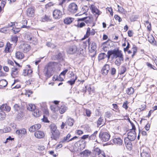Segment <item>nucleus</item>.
<instances>
[{
	"mask_svg": "<svg viewBox=\"0 0 157 157\" xmlns=\"http://www.w3.org/2000/svg\"><path fill=\"white\" fill-rule=\"evenodd\" d=\"M54 64V62H49L44 67V73L47 78L50 77L54 74L55 71V67Z\"/></svg>",
	"mask_w": 157,
	"mask_h": 157,
	"instance_id": "nucleus-1",
	"label": "nucleus"
},
{
	"mask_svg": "<svg viewBox=\"0 0 157 157\" xmlns=\"http://www.w3.org/2000/svg\"><path fill=\"white\" fill-rule=\"evenodd\" d=\"M67 109V107L64 105H61L59 109L60 113L61 114L63 113Z\"/></svg>",
	"mask_w": 157,
	"mask_h": 157,
	"instance_id": "nucleus-32",
	"label": "nucleus"
},
{
	"mask_svg": "<svg viewBox=\"0 0 157 157\" xmlns=\"http://www.w3.org/2000/svg\"><path fill=\"white\" fill-rule=\"evenodd\" d=\"M86 141L84 140H80L76 143V144L78 146L79 145L78 148L80 149H84L86 146Z\"/></svg>",
	"mask_w": 157,
	"mask_h": 157,
	"instance_id": "nucleus-13",
	"label": "nucleus"
},
{
	"mask_svg": "<svg viewBox=\"0 0 157 157\" xmlns=\"http://www.w3.org/2000/svg\"><path fill=\"white\" fill-rule=\"evenodd\" d=\"M111 116V114L110 112H107L105 113V117L106 118H109Z\"/></svg>",
	"mask_w": 157,
	"mask_h": 157,
	"instance_id": "nucleus-56",
	"label": "nucleus"
},
{
	"mask_svg": "<svg viewBox=\"0 0 157 157\" xmlns=\"http://www.w3.org/2000/svg\"><path fill=\"white\" fill-rule=\"evenodd\" d=\"M84 20L85 22L87 24H89L92 22V19L90 17H86L78 20V21Z\"/></svg>",
	"mask_w": 157,
	"mask_h": 157,
	"instance_id": "nucleus-22",
	"label": "nucleus"
},
{
	"mask_svg": "<svg viewBox=\"0 0 157 157\" xmlns=\"http://www.w3.org/2000/svg\"><path fill=\"white\" fill-rule=\"evenodd\" d=\"M12 45V44H10L9 42H7L4 51L5 53H7L11 52L12 51V50L11 49Z\"/></svg>",
	"mask_w": 157,
	"mask_h": 157,
	"instance_id": "nucleus-15",
	"label": "nucleus"
},
{
	"mask_svg": "<svg viewBox=\"0 0 157 157\" xmlns=\"http://www.w3.org/2000/svg\"><path fill=\"white\" fill-rule=\"evenodd\" d=\"M40 111L36 108L33 111V115L35 117H39L40 115Z\"/></svg>",
	"mask_w": 157,
	"mask_h": 157,
	"instance_id": "nucleus-30",
	"label": "nucleus"
},
{
	"mask_svg": "<svg viewBox=\"0 0 157 157\" xmlns=\"http://www.w3.org/2000/svg\"><path fill=\"white\" fill-rule=\"evenodd\" d=\"M69 73H70L69 77L71 78V79L70 80L67 82V83L70 85H72L74 84L75 80L77 79V76L72 71H69Z\"/></svg>",
	"mask_w": 157,
	"mask_h": 157,
	"instance_id": "nucleus-6",
	"label": "nucleus"
},
{
	"mask_svg": "<svg viewBox=\"0 0 157 157\" xmlns=\"http://www.w3.org/2000/svg\"><path fill=\"white\" fill-rule=\"evenodd\" d=\"M34 128L36 129V130H37L41 127V125L40 124H36L34 125Z\"/></svg>",
	"mask_w": 157,
	"mask_h": 157,
	"instance_id": "nucleus-59",
	"label": "nucleus"
},
{
	"mask_svg": "<svg viewBox=\"0 0 157 157\" xmlns=\"http://www.w3.org/2000/svg\"><path fill=\"white\" fill-rule=\"evenodd\" d=\"M6 115L5 113L2 111H0V120H3L6 117Z\"/></svg>",
	"mask_w": 157,
	"mask_h": 157,
	"instance_id": "nucleus-44",
	"label": "nucleus"
},
{
	"mask_svg": "<svg viewBox=\"0 0 157 157\" xmlns=\"http://www.w3.org/2000/svg\"><path fill=\"white\" fill-rule=\"evenodd\" d=\"M62 11L59 10H55L53 13V16L56 19H59L61 18L62 15Z\"/></svg>",
	"mask_w": 157,
	"mask_h": 157,
	"instance_id": "nucleus-8",
	"label": "nucleus"
},
{
	"mask_svg": "<svg viewBox=\"0 0 157 157\" xmlns=\"http://www.w3.org/2000/svg\"><path fill=\"white\" fill-rule=\"evenodd\" d=\"M73 20L74 18L70 17H67L64 19V22L65 24H69L71 23Z\"/></svg>",
	"mask_w": 157,
	"mask_h": 157,
	"instance_id": "nucleus-28",
	"label": "nucleus"
},
{
	"mask_svg": "<svg viewBox=\"0 0 157 157\" xmlns=\"http://www.w3.org/2000/svg\"><path fill=\"white\" fill-rule=\"evenodd\" d=\"M11 40L13 42L16 43L18 40V37L15 35L12 36L11 37Z\"/></svg>",
	"mask_w": 157,
	"mask_h": 157,
	"instance_id": "nucleus-49",
	"label": "nucleus"
},
{
	"mask_svg": "<svg viewBox=\"0 0 157 157\" xmlns=\"http://www.w3.org/2000/svg\"><path fill=\"white\" fill-rule=\"evenodd\" d=\"M95 152L96 156H100L101 154H102V155L105 154L103 152H101V150L98 148H97L95 150Z\"/></svg>",
	"mask_w": 157,
	"mask_h": 157,
	"instance_id": "nucleus-36",
	"label": "nucleus"
},
{
	"mask_svg": "<svg viewBox=\"0 0 157 157\" xmlns=\"http://www.w3.org/2000/svg\"><path fill=\"white\" fill-rule=\"evenodd\" d=\"M68 10L71 13H76L78 10L77 5L75 3H71L68 6Z\"/></svg>",
	"mask_w": 157,
	"mask_h": 157,
	"instance_id": "nucleus-5",
	"label": "nucleus"
},
{
	"mask_svg": "<svg viewBox=\"0 0 157 157\" xmlns=\"http://www.w3.org/2000/svg\"><path fill=\"white\" fill-rule=\"evenodd\" d=\"M127 101H126L124 102L123 105L122 107L123 108H125L126 109H127L128 108Z\"/></svg>",
	"mask_w": 157,
	"mask_h": 157,
	"instance_id": "nucleus-57",
	"label": "nucleus"
},
{
	"mask_svg": "<svg viewBox=\"0 0 157 157\" xmlns=\"http://www.w3.org/2000/svg\"><path fill=\"white\" fill-rule=\"evenodd\" d=\"M90 39H88L86 41V43H87L89 45V47H90L91 49L92 50H94L96 48V44L94 42H92L91 44L90 43Z\"/></svg>",
	"mask_w": 157,
	"mask_h": 157,
	"instance_id": "nucleus-18",
	"label": "nucleus"
},
{
	"mask_svg": "<svg viewBox=\"0 0 157 157\" xmlns=\"http://www.w3.org/2000/svg\"><path fill=\"white\" fill-rule=\"evenodd\" d=\"M86 113L87 116L89 117L90 116L91 113L89 109L86 110Z\"/></svg>",
	"mask_w": 157,
	"mask_h": 157,
	"instance_id": "nucleus-60",
	"label": "nucleus"
},
{
	"mask_svg": "<svg viewBox=\"0 0 157 157\" xmlns=\"http://www.w3.org/2000/svg\"><path fill=\"white\" fill-rule=\"evenodd\" d=\"M132 51H133V54L132 55V57H133L134 55L137 52V49L136 47L134 46L132 48Z\"/></svg>",
	"mask_w": 157,
	"mask_h": 157,
	"instance_id": "nucleus-48",
	"label": "nucleus"
},
{
	"mask_svg": "<svg viewBox=\"0 0 157 157\" xmlns=\"http://www.w3.org/2000/svg\"><path fill=\"white\" fill-rule=\"evenodd\" d=\"M107 57H108V55H106L105 53H101L99 54L98 59L99 60H101L104 59Z\"/></svg>",
	"mask_w": 157,
	"mask_h": 157,
	"instance_id": "nucleus-37",
	"label": "nucleus"
},
{
	"mask_svg": "<svg viewBox=\"0 0 157 157\" xmlns=\"http://www.w3.org/2000/svg\"><path fill=\"white\" fill-rule=\"evenodd\" d=\"M130 44L128 42H127V45L126 48H124V52H126V51H127L129 48H130Z\"/></svg>",
	"mask_w": 157,
	"mask_h": 157,
	"instance_id": "nucleus-61",
	"label": "nucleus"
},
{
	"mask_svg": "<svg viewBox=\"0 0 157 157\" xmlns=\"http://www.w3.org/2000/svg\"><path fill=\"white\" fill-rule=\"evenodd\" d=\"M32 72V71L31 70H24L23 71V73L24 74V75L26 76V75H29Z\"/></svg>",
	"mask_w": 157,
	"mask_h": 157,
	"instance_id": "nucleus-45",
	"label": "nucleus"
},
{
	"mask_svg": "<svg viewBox=\"0 0 157 157\" xmlns=\"http://www.w3.org/2000/svg\"><path fill=\"white\" fill-rule=\"evenodd\" d=\"M67 71H68V70L67 69L63 71L60 74V75H59V76H60L62 75H63V76H64L66 74V73L67 72Z\"/></svg>",
	"mask_w": 157,
	"mask_h": 157,
	"instance_id": "nucleus-63",
	"label": "nucleus"
},
{
	"mask_svg": "<svg viewBox=\"0 0 157 157\" xmlns=\"http://www.w3.org/2000/svg\"><path fill=\"white\" fill-rule=\"evenodd\" d=\"M52 133V135L51 136V138L52 139L57 140L59 138L60 136V132L58 130L53 132Z\"/></svg>",
	"mask_w": 157,
	"mask_h": 157,
	"instance_id": "nucleus-14",
	"label": "nucleus"
},
{
	"mask_svg": "<svg viewBox=\"0 0 157 157\" xmlns=\"http://www.w3.org/2000/svg\"><path fill=\"white\" fill-rule=\"evenodd\" d=\"M19 68L13 66L11 68V76L13 78L17 77L18 76Z\"/></svg>",
	"mask_w": 157,
	"mask_h": 157,
	"instance_id": "nucleus-10",
	"label": "nucleus"
},
{
	"mask_svg": "<svg viewBox=\"0 0 157 157\" xmlns=\"http://www.w3.org/2000/svg\"><path fill=\"white\" fill-rule=\"evenodd\" d=\"M85 24L84 22H81L80 23H78V25L76 26L78 27L82 28L83 26H85Z\"/></svg>",
	"mask_w": 157,
	"mask_h": 157,
	"instance_id": "nucleus-55",
	"label": "nucleus"
},
{
	"mask_svg": "<svg viewBox=\"0 0 157 157\" xmlns=\"http://www.w3.org/2000/svg\"><path fill=\"white\" fill-rule=\"evenodd\" d=\"M29 130L30 132H33L36 131V129L34 128V125L31 126L29 129Z\"/></svg>",
	"mask_w": 157,
	"mask_h": 157,
	"instance_id": "nucleus-58",
	"label": "nucleus"
},
{
	"mask_svg": "<svg viewBox=\"0 0 157 157\" xmlns=\"http://www.w3.org/2000/svg\"><path fill=\"white\" fill-rule=\"evenodd\" d=\"M21 50L24 53H26L29 52L31 49L30 46L26 44H21L20 46Z\"/></svg>",
	"mask_w": 157,
	"mask_h": 157,
	"instance_id": "nucleus-9",
	"label": "nucleus"
},
{
	"mask_svg": "<svg viewBox=\"0 0 157 157\" xmlns=\"http://www.w3.org/2000/svg\"><path fill=\"white\" fill-rule=\"evenodd\" d=\"M118 8V10L120 12H121L122 13H124L125 12V10L123 9V8L121 6H120L119 5H118L117 6Z\"/></svg>",
	"mask_w": 157,
	"mask_h": 157,
	"instance_id": "nucleus-54",
	"label": "nucleus"
},
{
	"mask_svg": "<svg viewBox=\"0 0 157 157\" xmlns=\"http://www.w3.org/2000/svg\"><path fill=\"white\" fill-rule=\"evenodd\" d=\"M110 69L109 65L108 64H105L102 67L101 70L102 74L104 75H106L107 74Z\"/></svg>",
	"mask_w": 157,
	"mask_h": 157,
	"instance_id": "nucleus-12",
	"label": "nucleus"
},
{
	"mask_svg": "<svg viewBox=\"0 0 157 157\" xmlns=\"http://www.w3.org/2000/svg\"><path fill=\"white\" fill-rule=\"evenodd\" d=\"M34 135L37 138H41L44 136V134L43 132L38 131L35 132Z\"/></svg>",
	"mask_w": 157,
	"mask_h": 157,
	"instance_id": "nucleus-19",
	"label": "nucleus"
},
{
	"mask_svg": "<svg viewBox=\"0 0 157 157\" xmlns=\"http://www.w3.org/2000/svg\"><path fill=\"white\" fill-rule=\"evenodd\" d=\"M127 135V137L130 139L131 141L134 140L136 137V133L134 130H132L129 132L128 133Z\"/></svg>",
	"mask_w": 157,
	"mask_h": 157,
	"instance_id": "nucleus-11",
	"label": "nucleus"
},
{
	"mask_svg": "<svg viewBox=\"0 0 157 157\" xmlns=\"http://www.w3.org/2000/svg\"><path fill=\"white\" fill-rule=\"evenodd\" d=\"M8 84L7 81L4 79L0 80V86L1 88L5 87Z\"/></svg>",
	"mask_w": 157,
	"mask_h": 157,
	"instance_id": "nucleus-31",
	"label": "nucleus"
},
{
	"mask_svg": "<svg viewBox=\"0 0 157 157\" xmlns=\"http://www.w3.org/2000/svg\"><path fill=\"white\" fill-rule=\"evenodd\" d=\"M150 126V124L149 123H147L145 127V128L146 130L148 131L149 130Z\"/></svg>",
	"mask_w": 157,
	"mask_h": 157,
	"instance_id": "nucleus-64",
	"label": "nucleus"
},
{
	"mask_svg": "<svg viewBox=\"0 0 157 157\" xmlns=\"http://www.w3.org/2000/svg\"><path fill=\"white\" fill-rule=\"evenodd\" d=\"M67 51L68 54L72 55L76 53L78 54V52L79 51V49L76 45H73L69 47Z\"/></svg>",
	"mask_w": 157,
	"mask_h": 157,
	"instance_id": "nucleus-4",
	"label": "nucleus"
},
{
	"mask_svg": "<svg viewBox=\"0 0 157 157\" xmlns=\"http://www.w3.org/2000/svg\"><path fill=\"white\" fill-rule=\"evenodd\" d=\"M27 15L29 17L33 16L34 14V10L33 8L30 7L26 11Z\"/></svg>",
	"mask_w": 157,
	"mask_h": 157,
	"instance_id": "nucleus-17",
	"label": "nucleus"
},
{
	"mask_svg": "<svg viewBox=\"0 0 157 157\" xmlns=\"http://www.w3.org/2000/svg\"><path fill=\"white\" fill-rule=\"evenodd\" d=\"M108 58L109 59L111 56L113 55L114 58H118L123 56L121 51L118 49H114L113 50L109 51L107 52Z\"/></svg>",
	"mask_w": 157,
	"mask_h": 157,
	"instance_id": "nucleus-2",
	"label": "nucleus"
},
{
	"mask_svg": "<svg viewBox=\"0 0 157 157\" xmlns=\"http://www.w3.org/2000/svg\"><path fill=\"white\" fill-rule=\"evenodd\" d=\"M131 140L128 137L125 138L124 139V143L126 146V147L129 149V148H131L132 146V144L131 143Z\"/></svg>",
	"mask_w": 157,
	"mask_h": 157,
	"instance_id": "nucleus-23",
	"label": "nucleus"
},
{
	"mask_svg": "<svg viewBox=\"0 0 157 157\" xmlns=\"http://www.w3.org/2000/svg\"><path fill=\"white\" fill-rule=\"evenodd\" d=\"M113 142L115 144L121 145L122 144V140L120 138H115L113 140Z\"/></svg>",
	"mask_w": 157,
	"mask_h": 157,
	"instance_id": "nucleus-26",
	"label": "nucleus"
},
{
	"mask_svg": "<svg viewBox=\"0 0 157 157\" xmlns=\"http://www.w3.org/2000/svg\"><path fill=\"white\" fill-rule=\"evenodd\" d=\"M14 110L17 112H21L23 110V107L21 104H16L13 106Z\"/></svg>",
	"mask_w": 157,
	"mask_h": 157,
	"instance_id": "nucleus-16",
	"label": "nucleus"
},
{
	"mask_svg": "<svg viewBox=\"0 0 157 157\" xmlns=\"http://www.w3.org/2000/svg\"><path fill=\"white\" fill-rule=\"evenodd\" d=\"M103 120V118L100 117L98 119L97 122V125L99 126L101 124V122Z\"/></svg>",
	"mask_w": 157,
	"mask_h": 157,
	"instance_id": "nucleus-50",
	"label": "nucleus"
},
{
	"mask_svg": "<svg viewBox=\"0 0 157 157\" xmlns=\"http://www.w3.org/2000/svg\"><path fill=\"white\" fill-rule=\"evenodd\" d=\"M42 21L43 22L48 21H51V18L50 16L45 15L43 16L41 19Z\"/></svg>",
	"mask_w": 157,
	"mask_h": 157,
	"instance_id": "nucleus-34",
	"label": "nucleus"
},
{
	"mask_svg": "<svg viewBox=\"0 0 157 157\" xmlns=\"http://www.w3.org/2000/svg\"><path fill=\"white\" fill-rule=\"evenodd\" d=\"M110 72L111 75L114 76L116 73V70L114 67H112L110 69Z\"/></svg>",
	"mask_w": 157,
	"mask_h": 157,
	"instance_id": "nucleus-46",
	"label": "nucleus"
},
{
	"mask_svg": "<svg viewBox=\"0 0 157 157\" xmlns=\"http://www.w3.org/2000/svg\"><path fill=\"white\" fill-rule=\"evenodd\" d=\"M23 116V114L22 111L19 112L17 116V118L19 120H20Z\"/></svg>",
	"mask_w": 157,
	"mask_h": 157,
	"instance_id": "nucleus-47",
	"label": "nucleus"
},
{
	"mask_svg": "<svg viewBox=\"0 0 157 157\" xmlns=\"http://www.w3.org/2000/svg\"><path fill=\"white\" fill-rule=\"evenodd\" d=\"M7 28L4 27L0 29V32L4 33H6L7 32Z\"/></svg>",
	"mask_w": 157,
	"mask_h": 157,
	"instance_id": "nucleus-52",
	"label": "nucleus"
},
{
	"mask_svg": "<svg viewBox=\"0 0 157 157\" xmlns=\"http://www.w3.org/2000/svg\"><path fill=\"white\" fill-rule=\"evenodd\" d=\"M91 151L88 150H86L80 153L81 157H88L90 155Z\"/></svg>",
	"mask_w": 157,
	"mask_h": 157,
	"instance_id": "nucleus-20",
	"label": "nucleus"
},
{
	"mask_svg": "<svg viewBox=\"0 0 157 157\" xmlns=\"http://www.w3.org/2000/svg\"><path fill=\"white\" fill-rule=\"evenodd\" d=\"M114 18L116 20H118L119 22H120L122 21L121 18L117 15H115L114 16Z\"/></svg>",
	"mask_w": 157,
	"mask_h": 157,
	"instance_id": "nucleus-53",
	"label": "nucleus"
},
{
	"mask_svg": "<svg viewBox=\"0 0 157 157\" xmlns=\"http://www.w3.org/2000/svg\"><path fill=\"white\" fill-rule=\"evenodd\" d=\"M74 122V121L73 119L69 117L66 122V124H67L70 126H72L73 125Z\"/></svg>",
	"mask_w": 157,
	"mask_h": 157,
	"instance_id": "nucleus-27",
	"label": "nucleus"
},
{
	"mask_svg": "<svg viewBox=\"0 0 157 157\" xmlns=\"http://www.w3.org/2000/svg\"><path fill=\"white\" fill-rule=\"evenodd\" d=\"M99 136L102 142H106L109 140L110 136L108 132H101L99 134Z\"/></svg>",
	"mask_w": 157,
	"mask_h": 157,
	"instance_id": "nucleus-3",
	"label": "nucleus"
},
{
	"mask_svg": "<svg viewBox=\"0 0 157 157\" xmlns=\"http://www.w3.org/2000/svg\"><path fill=\"white\" fill-rule=\"evenodd\" d=\"M16 134L19 135L21 134H25L26 133V130L24 128L22 129L17 130L16 131Z\"/></svg>",
	"mask_w": 157,
	"mask_h": 157,
	"instance_id": "nucleus-33",
	"label": "nucleus"
},
{
	"mask_svg": "<svg viewBox=\"0 0 157 157\" xmlns=\"http://www.w3.org/2000/svg\"><path fill=\"white\" fill-rule=\"evenodd\" d=\"M36 108V107L35 105L29 104L27 106V109L29 111H33Z\"/></svg>",
	"mask_w": 157,
	"mask_h": 157,
	"instance_id": "nucleus-39",
	"label": "nucleus"
},
{
	"mask_svg": "<svg viewBox=\"0 0 157 157\" xmlns=\"http://www.w3.org/2000/svg\"><path fill=\"white\" fill-rule=\"evenodd\" d=\"M16 58L19 59H22L24 57V54L21 52L18 51L15 53Z\"/></svg>",
	"mask_w": 157,
	"mask_h": 157,
	"instance_id": "nucleus-25",
	"label": "nucleus"
},
{
	"mask_svg": "<svg viewBox=\"0 0 157 157\" xmlns=\"http://www.w3.org/2000/svg\"><path fill=\"white\" fill-rule=\"evenodd\" d=\"M124 60L123 56L118 58L115 61L114 63L117 66H120Z\"/></svg>",
	"mask_w": 157,
	"mask_h": 157,
	"instance_id": "nucleus-21",
	"label": "nucleus"
},
{
	"mask_svg": "<svg viewBox=\"0 0 157 157\" xmlns=\"http://www.w3.org/2000/svg\"><path fill=\"white\" fill-rule=\"evenodd\" d=\"M50 128L51 130V133L58 130L57 129L56 126L54 124H51L50 125Z\"/></svg>",
	"mask_w": 157,
	"mask_h": 157,
	"instance_id": "nucleus-40",
	"label": "nucleus"
},
{
	"mask_svg": "<svg viewBox=\"0 0 157 157\" xmlns=\"http://www.w3.org/2000/svg\"><path fill=\"white\" fill-rule=\"evenodd\" d=\"M71 137V134L70 133H68L66 137H64L61 140L60 142L62 143H64L65 142H69L70 141L77 139L78 138L77 136H75L69 139Z\"/></svg>",
	"mask_w": 157,
	"mask_h": 157,
	"instance_id": "nucleus-7",
	"label": "nucleus"
},
{
	"mask_svg": "<svg viewBox=\"0 0 157 157\" xmlns=\"http://www.w3.org/2000/svg\"><path fill=\"white\" fill-rule=\"evenodd\" d=\"M0 108L2 110L7 112L10 111L11 109L10 107L6 104L2 105L0 107Z\"/></svg>",
	"mask_w": 157,
	"mask_h": 157,
	"instance_id": "nucleus-24",
	"label": "nucleus"
},
{
	"mask_svg": "<svg viewBox=\"0 0 157 157\" xmlns=\"http://www.w3.org/2000/svg\"><path fill=\"white\" fill-rule=\"evenodd\" d=\"M134 92V89L132 87H130L126 90V93L128 95L132 94Z\"/></svg>",
	"mask_w": 157,
	"mask_h": 157,
	"instance_id": "nucleus-43",
	"label": "nucleus"
},
{
	"mask_svg": "<svg viewBox=\"0 0 157 157\" xmlns=\"http://www.w3.org/2000/svg\"><path fill=\"white\" fill-rule=\"evenodd\" d=\"M148 40L150 43L151 44H155V39L153 36H151L148 37Z\"/></svg>",
	"mask_w": 157,
	"mask_h": 157,
	"instance_id": "nucleus-41",
	"label": "nucleus"
},
{
	"mask_svg": "<svg viewBox=\"0 0 157 157\" xmlns=\"http://www.w3.org/2000/svg\"><path fill=\"white\" fill-rule=\"evenodd\" d=\"M97 133L98 131H96L94 132L93 134L89 136V140H96V135H97Z\"/></svg>",
	"mask_w": 157,
	"mask_h": 157,
	"instance_id": "nucleus-29",
	"label": "nucleus"
},
{
	"mask_svg": "<svg viewBox=\"0 0 157 157\" xmlns=\"http://www.w3.org/2000/svg\"><path fill=\"white\" fill-rule=\"evenodd\" d=\"M85 88H86V90L85 91V92H86V90H87L89 92V94H91V92H94V90L92 89L91 88L90 86H89L88 87L85 86Z\"/></svg>",
	"mask_w": 157,
	"mask_h": 157,
	"instance_id": "nucleus-42",
	"label": "nucleus"
},
{
	"mask_svg": "<svg viewBox=\"0 0 157 157\" xmlns=\"http://www.w3.org/2000/svg\"><path fill=\"white\" fill-rule=\"evenodd\" d=\"M12 30L14 34H16L19 32L20 30L19 28H14L13 27V28L12 29Z\"/></svg>",
	"mask_w": 157,
	"mask_h": 157,
	"instance_id": "nucleus-51",
	"label": "nucleus"
},
{
	"mask_svg": "<svg viewBox=\"0 0 157 157\" xmlns=\"http://www.w3.org/2000/svg\"><path fill=\"white\" fill-rule=\"evenodd\" d=\"M92 11L93 13H95L96 14H97L98 15L101 13V12L99 11L98 9L95 7L92 8Z\"/></svg>",
	"mask_w": 157,
	"mask_h": 157,
	"instance_id": "nucleus-38",
	"label": "nucleus"
},
{
	"mask_svg": "<svg viewBox=\"0 0 157 157\" xmlns=\"http://www.w3.org/2000/svg\"><path fill=\"white\" fill-rule=\"evenodd\" d=\"M141 156L142 157H149L150 153L148 151H143L141 153Z\"/></svg>",
	"mask_w": 157,
	"mask_h": 157,
	"instance_id": "nucleus-35",
	"label": "nucleus"
},
{
	"mask_svg": "<svg viewBox=\"0 0 157 157\" xmlns=\"http://www.w3.org/2000/svg\"><path fill=\"white\" fill-rule=\"evenodd\" d=\"M56 57L58 59H60L62 58V55L59 53L57 55H56Z\"/></svg>",
	"mask_w": 157,
	"mask_h": 157,
	"instance_id": "nucleus-62",
	"label": "nucleus"
}]
</instances>
